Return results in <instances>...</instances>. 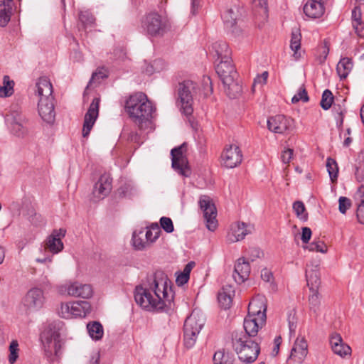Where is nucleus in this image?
Segmentation results:
<instances>
[{
  "mask_svg": "<svg viewBox=\"0 0 364 364\" xmlns=\"http://www.w3.org/2000/svg\"><path fill=\"white\" fill-rule=\"evenodd\" d=\"M171 284L164 272L156 271L147 279L146 284L136 287V303L148 311H159L170 308L173 299Z\"/></svg>",
  "mask_w": 364,
  "mask_h": 364,
  "instance_id": "f257e3e1",
  "label": "nucleus"
},
{
  "mask_svg": "<svg viewBox=\"0 0 364 364\" xmlns=\"http://www.w3.org/2000/svg\"><path fill=\"white\" fill-rule=\"evenodd\" d=\"M125 109L139 129H146L156 116V107L143 92H136L126 100Z\"/></svg>",
  "mask_w": 364,
  "mask_h": 364,
  "instance_id": "f03ea898",
  "label": "nucleus"
},
{
  "mask_svg": "<svg viewBox=\"0 0 364 364\" xmlns=\"http://www.w3.org/2000/svg\"><path fill=\"white\" fill-rule=\"evenodd\" d=\"M36 94L39 97V115L44 122L53 124L55 118V112L52 84L48 77H41L36 83Z\"/></svg>",
  "mask_w": 364,
  "mask_h": 364,
  "instance_id": "7ed1b4c3",
  "label": "nucleus"
},
{
  "mask_svg": "<svg viewBox=\"0 0 364 364\" xmlns=\"http://www.w3.org/2000/svg\"><path fill=\"white\" fill-rule=\"evenodd\" d=\"M215 71L222 80L229 97H237L241 92L242 88L236 81L237 73L232 60L219 61L215 66Z\"/></svg>",
  "mask_w": 364,
  "mask_h": 364,
  "instance_id": "20e7f679",
  "label": "nucleus"
},
{
  "mask_svg": "<svg viewBox=\"0 0 364 364\" xmlns=\"http://www.w3.org/2000/svg\"><path fill=\"white\" fill-rule=\"evenodd\" d=\"M232 345L239 359L247 364L255 362L260 352L257 341L239 333H235L233 336Z\"/></svg>",
  "mask_w": 364,
  "mask_h": 364,
  "instance_id": "39448f33",
  "label": "nucleus"
},
{
  "mask_svg": "<svg viewBox=\"0 0 364 364\" xmlns=\"http://www.w3.org/2000/svg\"><path fill=\"white\" fill-rule=\"evenodd\" d=\"M205 321L204 315L196 309L186 318L183 325L184 344L186 348H191L195 345Z\"/></svg>",
  "mask_w": 364,
  "mask_h": 364,
  "instance_id": "423d86ee",
  "label": "nucleus"
},
{
  "mask_svg": "<svg viewBox=\"0 0 364 364\" xmlns=\"http://www.w3.org/2000/svg\"><path fill=\"white\" fill-rule=\"evenodd\" d=\"M41 339L48 357L53 355L57 358L61 355L62 340L58 328L54 324H50L41 335Z\"/></svg>",
  "mask_w": 364,
  "mask_h": 364,
  "instance_id": "0eeeda50",
  "label": "nucleus"
},
{
  "mask_svg": "<svg viewBox=\"0 0 364 364\" xmlns=\"http://www.w3.org/2000/svg\"><path fill=\"white\" fill-rule=\"evenodd\" d=\"M141 28L148 36H163L167 28V21L158 13L151 12L142 18Z\"/></svg>",
  "mask_w": 364,
  "mask_h": 364,
  "instance_id": "6e6552de",
  "label": "nucleus"
},
{
  "mask_svg": "<svg viewBox=\"0 0 364 364\" xmlns=\"http://www.w3.org/2000/svg\"><path fill=\"white\" fill-rule=\"evenodd\" d=\"M6 123L10 131L18 136H23L27 133L26 119L18 105H12L5 117Z\"/></svg>",
  "mask_w": 364,
  "mask_h": 364,
  "instance_id": "1a4fd4ad",
  "label": "nucleus"
},
{
  "mask_svg": "<svg viewBox=\"0 0 364 364\" xmlns=\"http://www.w3.org/2000/svg\"><path fill=\"white\" fill-rule=\"evenodd\" d=\"M161 229H135L132 233V245L135 250L148 248L160 236Z\"/></svg>",
  "mask_w": 364,
  "mask_h": 364,
  "instance_id": "9d476101",
  "label": "nucleus"
},
{
  "mask_svg": "<svg viewBox=\"0 0 364 364\" xmlns=\"http://www.w3.org/2000/svg\"><path fill=\"white\" fill-rule=\"evenodd\" d=\"M195 89V83L191 80H185L179 84L178 102L182 112L186 115H191L193 109L192 107V92Z\"/></svg>",
  "mask_w": 364,
  "mask_h": 364,
  "instance_id": "9b49d317",
  "label": "nucleus"
},
{
  "mask_svg": "<svg viewBox=\"0 0 364 364\" xmlns=\"http://www.w3.org/2000/svg\"><path fill=\"white\" fill-rule=\"evenodd\" d=\"M186 150V144L183 143L171 151L172 168L180 175L185 177L190 175L188 160L185 155Z\"/></svg>",
  "mask_w": 364,
  "mask_h": 364,
  "instance_id": "f8f14e48",
  "label": "nucleus"
},
{
  "mask_svg": "<svg viewBox=\"0 0 364 364\" xmlns=\"http://www.w3.org/2000/svg\"><path fill=\"white\" fill-rule=\"evenodd\" d=\"M242 153L236 144L226 145L220 155L221 165L227 168H233L242 161Z\"/></svg>",
  "mask_w": 364,
  "mask_h": 364,
  "instance_id": "ddd939ff",
  "label": "nucleus"
},
{
  "mask_svg": "<svg viewBox=\"0 0 364 364\" xmlns=\"http://www.w3.org/2000/svg\"><path fill=\"white\" fill-rule=\"evenodd\" d=\"M60 291H66L69 296L89 299L92 296V288L90 284L79 282H68L60 287Z\"/></svg>",
  "mask_w": 364,
  "mask_h": 364,
  "instance_id": "4468645a",
  "label": "nucleus"
},
{
  "mask_svg": "<svg viewBox=\"0 0 364 364\" xmlns=\"http://www.w3.org/2000/svg\"><path fill=\"white\" fill-rule=\"evenodd\" d=\"M267 299L264 296L257 295L254 297L248 306V316L257 317L260 323H265L267 316Z\"/></svg>",
  "mask_w": 364,
  "mask_h": 364,
  "instance_id": "2eb2a0df",
  "label": "nucleus"
},
{
  "mask_svg": "<svg viewBox=\"0 0 364 364\" xmlns=\"http://www.w3.org/2000/svg\"><path fill=\"white\" fill-rule=\"evenodd\" d=\"M45 301L43 291L39 288L30 289L25 296L23 304L28 311H34L43 307Z\"/></svg>",
  "mask_w": 364,
  "mask_h": 364,
  "instance_id": "dca6fc26",
  "label": "nucleus"
},
{
  "mask_svg": "<svg viewBox=\"0 0 364 364\" xmlns=\"http://www.w3.org/2000/svg\"><path fill=\"white\" fill-rule=\"evenodd\" d=\"M100 99L99 97H95L90 105L89 109L85 115L83 127H82V136L87 137L95 123V121L99 114Z\"/></svg>",
  "mask_w": 364,
  "mask_h": 364,
  "instance_id": "f3484780",
  "label": "nucleus"
},
{
  "mask_svg": "<svg viewBox=\"0 0 364 364\" xmlns=\"http://www.w3.org/2000/svg\"><path fill=\"white\" fill-rule=\"evenodd\" d=\"M293 119L284 115L278 114L267 119V127L269 131L277 134H284L289 130L293 125Z\"/></svg>",
  "mask_w": 364,
  "mask_h": 364,
  "instance_id": "a211bd4d",
  "label": "nucleus"
},
{
  "mask_svg": "<svg viewBox=\"0 0 364 364\" xmlns=\"http://www.w3.org/2000/svg\"><path fill=\"white\" fill-rule=\"evenodd\" d=\"M112 178L109 174H102L95 183L92 191L94 201L105 198L112 190Z\"/></svg>",
  "mask_w": 364,
  "mask_h": 364,
  "instance_id": "6ab92c4d",
  "label": "nucleus"
},
{
  "mask_svg": "<svg viewBox=\"0 0 364 364\" xmlns=\"http://www.w3.org/2000/svg\"><path fill=\"white\" fill-rule=\"evenodd\" d=\"M199 205L203 212L206 221V228L215 227L217 225V210L215 205L211 202L209 197L203 196L200 198Z\"/></svg>",
  "mask_w": 364,
  "mask_h": 364,
  "instance_id": "aec40b11",
  "label": "nucleus"
},
{
  "mask_svg": "<svg viewBox=\"0 0 364 364\" xmlns=\"http://www.w3.org/2000/svg\"><path fill=\"white\" fill-rule=\"evenodd\" d=\"M66 234V229H53L45 242V248L53 254H58L63 249L62 238Z\"/></svg>",
  "mask_w": 364,
  "mask_h": 364,
  "instance_id": "412c9836",
  "label": "nucleus"
},
{
  "mask_svg": "<svg viewBox=\"0 0 364 364\" xmlns=\"http://www.w3.org/2000/svg\"><path fill=\"white\" fill-rule=\"evenodd\" d=\"M331 348L333 352L341 358L350 355L351 348L345 343L341 336L338 333H333L329 338Z\"/></svg>",
  "mask_w": 364,
  "mask_h": 364,
  "instance_id": "4be33fe9",
  "label": "nucleus"
},
{
  "mask_svg": "<svg viewBox=\"0 0 364 364\" xmlns=\"http://www.w3.org/2000/svg\"><path fill=\"white\" fill-rule=\"evenodd\" d=\"M326 0H309L304 6V12L311 18H321L325 13L324 2Z\"/></svg>",
  "mask_w": 364,
  "mask_h": 364,
  "instance_id": "5701e85b",
  "label": "nucleus"
},
{
  "mask_svg": "<svg viewBox=\"0 0 364 364\" xmlns=\"http://www.w3.org/2000/svg\"><path fill=\"white\" fill-rule=\"evenodd\" d=\"M250 273V266L245 258H239L235 264L232 277L235 282L242 284L246 281Z\"/></svg>",
  "mask_w": 364,
  "mask_h": 364,
  "instance_id": "b1692460",
  "label": "nucleus"
},
{
  "mask_svg": "<svg viewBox=\"0 0 364 364\" xmlns=\"http://www.w3.org/2000/svg\"><path fill=\"white\" fill-rule=\"evenodd\" d=\"M308 353L307 341L304 337L297 338L291 350L289 359H293L296 363H301Z\"/></svg>",
  "mask_w": 364,
  "mask_h": 364,
  "instance_id": "393cba45",
  "label": "nucleus"
},
{
  "mask_svg": "<svg viewBox=\"0 0 364 364\" xmlns=\"http://www.w3.org/2000/svg\"><path fill=\"white\" fill-rule=\"evenodd\" d=\"M257 317L247 316L244 320V329L245 333H240L242 335H247L248 338L255 337L258 333L259 328H262L264 323H260Z\"/></svg>",
  "mask_w": 364,
  "mask_h": 364,
  "instance_id": "a878e982",
  "label": "nucleus"
},
{
  "mask_svg": "<svg viewBox=\"0 0 364 364\" xmlns=\"http://www.w3.org/2000/svg\"><path fill=\"white\" fill-rule=\"evenodd\" d=\"M60 314L61 317L65 318H70L73 316L83 317L80 301L63 304L60 307Z\"/></svg>",
  "mask_w": 364,
  "mask_h": 364,
  "instance_id": "bb28decb",
  "label": "nucleus"
},
{
  "mask_svg": "<svg viewBox=\"0 0 364 364\" xmlns=\"http://www.w3.org/2000/svg\"><path fill=\"white\" fill-rule=\"evenodd\" d=\"M212 53L217 56V61H223L231 59V50L226 42L218 41L212 45Z\"/></svg>",
  "mask_w": 364,
  "mask_h": 364,
  "instance_id": "cd10ccee",
  "label": "nucleus"
},
{
  "mask_svg": "<svg viewBox=\"0 0 364 364\" xmlns=\"http://www.w3.org/2000/svg\"><path fill=\"white\" fill-rule=\"evenodd\" d=\"M234 295L235 289L231 285L224 286L222 291L218 293V301L224 309L230 308L232 299Z\"/></svg>",
  "mask_w": 364,
  "mask_h": 364,
  "instance_id": "c85d7f7f",
  "label": "nucleus"
},
{
  "mask_svg": "<svg viewBox=\"0 0 364 364\" xmlns=\"http://www.w3.org/2000/svg\"><path fill=\"white\" fill-rule=\"evenodd\" d=\"M309 306L310 311L317 316L320 312L321 296L316 289L309 287Z\"/></svg>",
  "mask_w": 364,
  "mask_h": 364,
  "instance_id": "c756f323",
  "label": "nucleus"
},
{
  "mask_svg": "<svg viewBox=\"0 0 364 364\" xmlns=\"http://www.w3.org/2000/svg\"><path fill=\"white\" fill-rule=\"evenodd\" d=\"M13 0H2L0 4V26H5L11 18Z\"/></svg>",
  "mask_w": 364,
  "mask_h": 364,
  "instance_id": "7c9ffc66",
  "label": "nucleus"
},
{
  "mask_svg": "<svg viewBox=\"0 0 364 364\" xmlns=\"http://www.w3.org/2000/svg\"><path fill=\"white\" fill-rule=\"evenodd\" d=\"M352 60L349 58H343L337 64L336 71L341 80L346 79L353 68Z\"/></svg>",
  "mask_w": 364,
  "mask_h": 364,
  "instance_id": "2f4dec72",
  "label": "nucleus"
},
{
  "mask_svg": "<svg viewBox=\"0 0 364 364\" xmlns=\"http://www.w3.org/2000/svg\"><path fill=\"white\" fill-rule=\"evenodd\" d=\"M251 233L250 229H228L226 240L230 243L239 242Z\"/></svg>",
  "mask_w": 364,
  "mask_h": 364,
  "instance_id": "473e14b6",
  "label": "nucleus"
},
{
  "mask_svg": "<svg viewBox=\"0 0 364 364\" xmlns=\"http://www.w3.org/2000/svg\"><path fill=\"white\" fill-rule=\"evenodd\" d=\"M90 336L95 341L100 340L104 334L103 326L98 321L90 322L87 325Z\"/></svg>",
  "mask_w": 364,
  "mask_h": 364,
  "instance_id": "72a5a7b5",
  "label": "nucleus"
},
{
  "mask_svg": "<svg viewBox=\"0 0 364 364\" xmlns=\"http://www.w3.org/2000/svg\"><path fill=\"white\" fill-rule=\"evenodd\" d=\"M301 35L299 30H294L291 32L290 48L294 51V56L296 59L300 57V53L298 50L301 48Z\"/></svg>",
  "mask_w": 364,
  "mask_h": 364,
  "instance_id": "f704fd0d",
  "label": "nucleus"
},
{
  "mask_svg": "<svg viewBox=\"0 0 364 364\" xmlns=\"http://www.w3.org/2000/svg\"><path fill=\"white\" fill-rule=\"evenodd\" d=\"M14 80H10L8 75H4L3 78V85L0 86V97H10L14 93Z\"/></svg>",
  "mask_w": 364,
  "mask_h": 364,
  "instance_id": "c9c22d12",
  "label": "nucleus"
},
{
  "mask_svg": "<svg viewBox=\"0 0 364 364\" xmlns=\"http://www.w3.org/2000/svg\"><path fill=\"white\" fill-rule=\"evenodd\" d=\"M79 20L84 29L91 28L94 26L95 18L89 11H81L79 14Z\"/></svg>",
  "mask_w": 364,
  "mask_h": 364,
  "instance_id": "e433bc0d",
  "label": "nucleus"
},
{
  "mask_svg": "<svg viewBox=\"0 0 364 364\" xmlns=\"http://www.w3.org/2000/svg\"><path fill=\"white\" fill-rule=\"evenodd\" d=\"M326 168L331 182L335 183L337 181L338 174V166L336 161L330 157L328 158L326 160Z\"/></svg>",
  "mask_w": 364,
  "mask_h": 364,
  "instance_id": "4c0bfd02",
  "label": "nucleus"
},
{
  "mask_svg": "<svg viewBox=\"0 0 364 364\" xmlns=\"http://www.w3.org/2000/svg\"><path fill=\"white\" fill-rule=\"evenodd\" d=\"M355 176L358 182H364V150L360 151L358 155V162L355 165Z\"/></svg>",
  "mask_w": 364,
  "mask_h": 364,
  "instance_id": "58836bf2",
  "label": "nucleus"
},
{
  "mask_svg": "<svg viewBox=\"0 0 364 364\" xmlns=\"http://www.w3.org/2000/svg\"><path fill=\"white\" fill-rule=\"evenodd\" d=\"M166 67L165 62L161 59L154 60L146 68V72L149 75H151L153 73H159L163 70Z\"/></svg>",
  "mask_w": 364,
  "mask_h": 364,
  "instance_id": "ea45409f",
  "label": "nucleus"
},
{
  "mask_svg": "<svg viewBox=\"0 0 364 364\" xmlns=\"http://www.w3.org/2000/svg\"><path fill=\"white\" fill-rule=\"evenodd\" d=\"M333 102V96L331 90L326 89L323 91L320 102L321 107L324 110H328L331 108Z\"/></svg>",
  "mask_w": 364,
  "mask_h": 364,
  "instance_id": "a19ab883",
  "label": "nucleus"
},
{
  "mask_svg": "<svg viewBox=\"0 0 364 364\" xmlns=\"http://www.w3.org/2000/svg\"><path fill=\"white\" fill-rule=\"evenodd\" d=\"M252 8L259 14L267 16L268 12L267 0H252Z\"/></svg>",
  "mask_w": 364,
  "mask_h": 364,
  "instance_id": "79ce46f5",
  "label": "nucleus"
},
{
  "mask_svg": "<svg viewBox=\"0 0 364 364\" xmlns=\"http://www.w3.org/2000/svg\"><path fill=\"white\" fill-rule=\"evenodd\" d=\"M293 210L299 218L301 220H306L308 214L306 211L305 205L301 201H296L293 204Z\"/></svg>",
  "mask_w": 364,
  "mask_h": 364,
  "instance_id": "37998d69",
  "label": "nucleus"
},
{
  "mask_svg": "<svg viewBox=\"0 0 364 364\" xmlns=\"http://www.w3.org/2000/svg\"><path fill=\"white\" fill-rule=\"evenodd\" d=\"M160 224L157 222L146 223L144 228H173V222L170 218L161 217L159 221Z\"/></svg>",
  "mask_w": 364,
  "mask_h": 364,
  "instance_id": "c03bdc74",
  "label": "nucleus"
},
{
  "mask_svg": "<svg viewBox=\"0 0 364 364\" xmlns=\"http://www.w3.org/2000/svg\"><path fill=\"white\" fill-rule=\"evenodd\" d=\"M18 358V343L16 340H13L9 345V362L14 364Z\"/></svg>",
  "mask_w": 364,
  "mask_h": 364,
  "instance_id": "a18cd8bd",
  "label": "nucleus"
},
{
  "mask_svg": "<svg viewBox=\"0 0 364 364\" xmlns=\"http://www.w3.org/2000/svg\"><path fill=\"white\" fill-rule=\"evenodd\" d=\"M306 277L307 284L314 289L317 288L320 284V280L316 271L311 270V272H306Z\"/></svg>",
  "mask_w": 364,
  "mask_h": 364,
  "instance_id": "49530a36",
  "label": "nucleus"
},
{
  "mask_svg": "<svg viewBox=\"0 0 364 364\" xmlns=\"http://www.w3.org/2000/svg\"><path fill=\"white\" fill-rule=\"evenodd\" d=\"M309 98L306 90L303 85L299 90L298 92L292 97L291 102L296 104L299 101L307 102Z\"/></svg>",
  "mask_w": 364,
  "mask_h": 364,
  "instance_id": "de8ad7c7",
  "label": "nucleus"
},
{
  "mask_svg": "<svg viewBox=\"0 0 364 364\" xmlns=\"http://www.w3.org/2000/svg\"><path fill=\"white\" fill-rule=\"evenodd\" d=\"M306 248L309 251H316L321 253H326L327 252V246L322 241H314L310 243Z\"/></svg>",
  "mask_w": 364,
  "mask_h": 364,
  "instance_id": "09e8293b",
  "label": "nucleus"
},
{
  "mask_svg": "<svg viewBox=\"0 0 364 364\" xmlns=\"http://www.w3.org/2000/svg\"><path fill=\"white\" fill-rule=\"evenodd\" d=\"M222 17L224 21V23L227 24L228 26L232 27L236 24L237 18L232 9L226 11L223 14Z\"/></svg>",
  "mask_w": 364,
  "mask_h": 364,
  "instance_id": "8fccbe9b",
  "label": "nucleus"
},
{
  "mask_svg": "<svg viewBox=\"0 0 364 364\" xmlns=\"http://www.w3.org/2000/svg\"><path fill=\"white\" fill-rule=\"evenodd\" d=\"M338 203H339V211L344 214L346 213L347 210L350 208L351 206V201L349 198L341 196L338 199Z\"/></svg>",
  "mask_w": 364,
  "mask_h": 364,
  "instance_id": "3c124183",
  "label": "nucleus"
},
{
  "mask_svg": "<svg viewBox=\"0 0 364 364\" xmlns=\"http://www.w3.org/2000/svg\"><path fill=\"white\" fill-rule=\"evenodd\" d=\"M355 199L358 203V208H364V186L361 185L358 188L355 194Z\"/></svg>",
  "mask_w": 364,
  "mask_h": 364,
  "instance_id": "603ef678",
  "label": "nucleus"
},
{
  "mask_svg": "<svg viewBox=\"0 0 364 364\" xmlns=\"http://www.w3.org/2000/svg\"><path fill=\"white\" fill-rule=\"evenodd\" d=\"M227 356L222 350H218L213 355V362L215 364H228Z\"/></svg>",
  "mask_w": 364,
  "mask_h": 364,
  "instance_id": "864d4df0",
  "label": "nucleus"
},
{
  "mask_svg": "<svg viewBox=\"0 0 364 364\" xmlns=\"http://www.w3.org/2000/svg\"><path fill=\"white\" fill-rule=\"evenodd\" d=\"M30 221L33 226L41 227L46 225V220L40 214L35 213L31 217Z\"/></svg>",
  "mask_w": 364,
  "mask_h": 364,
  "instance_id": "5fc2aeb1",
  "label": "nucleus"
},
{
  "mask_svg": "<svg viewBox=\"0 0 364 364\" xmlns=\"http://www.w3.org/2000/svg\"><path fill=\"white\" fill-rule=\"evenodd\" d=\"M351 18H352V24L356 23V25H357L358 23H359L360 21H362L361 9L359 6H355L353 9Z\"/></svg>",
  "mask_w": 364,
  "mask_h": 364,
  "instance_id": "6e6d98bb",
  "label": "nucleus"
},
{
  "mask_svg": "<svg viewBox=\"0 0 364 364\" xmlns=\"http://www.w3.org/2000/svg\"><path fill=\"white\" fill-rule=\"evenodd\" d=\"M293 149H287L282 151L281 159L284 164H289L292 159Z\"/></svg>",
  "mask_w": 364,
  "mask_h": 364,
  "instance_id": "4d7b16f0",
  "label": "nucleus"
},
{
  "mask_svg": "<svg viewBox=\"0 0 364 364\" xmlns=\"http://www.w3.org/2000/svg\"><path fill=\"white\" fill-rule=\"evenodd\" d=\"M250 256L252 261L257 258H260L263 256V252L257 247H253L250 250Z\"/></svg>",
  "mask_w": 364,
  "mask_h": 364,
  "instance_id": "13d9d810",
  "label": "nucleus"
},
{
  "mask_svg": "<svg viewBox=\"0 0 364 364\" xmlns=\"http://www.w3.org/2000/svg\"><path fill=\"white\" fill-rule=\"evenodd\" d=\"M355 32L359 37H364V22L360 21L359 23L356 25V23L352 24Z\"/></svg>",
  "mask_w": 364,
  "mask_h": 364,
  "instance_id": "bf43d9fd",
  "label": "nucleus"
},
{
  "mask_svg": "<svg viewBox=\"0 0 364 364\" xmlns=\"http://www.w3.org/2000/svg\"><path fill=\"white\" fill-rule=\"evenodd\" d=\"M106 77H107L106 74L102 70H98L92 74L89 83L90 84L95 83L99 79H103Z\"/></svg>",
  "mask_w": 364,
  "mask_h": 364,
  "instance_id": "052dcab7",
  "label": "nucleus"
},
{
  "mask_svg": "<svg viewBox=\"0 0 364 364\" xmlns=\"http://www.w3.org/2000/svg\"><path fill=\"white\" fill-rule=\"evenodd\" d=\"M189 277L185 275V274H183L182 272H180L178 274L176 279V282L178 286H183L185 284H186L188 282Z\"/></svg>",
  "mask_w": 364,
  "mask_h": 364,
  "instance_id": "680f3d73",
  "label": "nucleus"
},
{
  "mask_svg": "<svg viewBox=\"0 0 364 364\" xmlns=\"http://www.w3.org/2000/svg\"><path fill=\"white\" fill-rule=\"evenodd\" d=\"M80 309L83 314V317L86 316L87 314L91 311V305L89 302L85 301H80Z\"/></svg>",
  "mask_w": 364,
  "mask_h": 364,
  "instance_id": "e2e57ef3",
  "label": "nucleus"
},
{
  "mask_svg": "<svg viewBox=\"0 0 364 364\" xmlns=\"http://www.w3.org/2000/svg\"><path fill=\"white\" fill-rule=\"evenodd\" d=\"M336 119V126L340 129L343 127V110L341 107L339 106L338 111L337 113Z\"/></svg>",
  "mask_w": 364,
  "mask_h": 364,
  "instance_id": "0e129e2a",
  "label": "nucleus"
},
{
  "mask_svg": "<svg viewBox=\"0 0 364 364\" xmlns=\"http://www.w3.org/2000/svg\"><path fill=\"white\" fill-rule=\"evenodd\" d=\"M311 236V229H302L301 240L304 243H308Z\"/></svg>",
  "mask_w": 364,
  "mask_h": 364,
  "instance_id": "69168bd1",
  "label": "nucleus"
},
{
  "mask_svg": "<svg viewBox=\"0 0 364 364\" xmlns=\"http://www.w3.org/2000/svg\"><path fill=\"white\" fill-rule=\"evenodd\" d=\"M261 277L264 282H270L272 279V274L268 269H264L261 272Z\"/></svg>",
  "mask_w": 364,
  "mask_h": 364,
  "instance_id": "338daca9",
  "label": "nucleus"
},
{
  "mask_svg": "<svg viewBox=\"0 0 364 364\" xmlns=\"http://www.w3.org/2000/svg\"><path fill=\"white\" fill-rule=\"evenodd\" d=\"M357 218L360 224L364 225V208H357Z\"/></svg>",
  "mask_w": 364,
  "mask_h": 364,
  "instance_id": "774afa93",
  "label": "nucleus"
}]
</instances>
